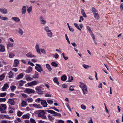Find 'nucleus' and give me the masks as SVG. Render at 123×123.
<instances>
[{
  "label": "nucleus",
  "instance_id": "obj_31",
  "mask_svg": "<svg viewBox=\"0 0 123 123\" xmlns=\"http://www.w3.org/2000/svg\"><path fill=\"white\" fill-rule=\"evenodd\" d=\"M51 65L55 67H57L58 65L55 62H52L51 63Z\"/></svg>",
  "mask_w": 123,
  "mask_h": 123
},
{
  "label": "nucleus",
  "instance_id": "obj_1",
  "mask_svg": "<svg viewBox=\"0 0 123 123\" xmlns=\"http://www.w3.org/2000/svg\"><path fill=\"white\" fill-rule=\"evenodd\" d=\"M45 110H39L37 112L38 116L39 117H40L42 119H46V116L45 115L46 113V111H45Z\"/></svg>",
  "mask_w": 123,
  "mask_h": 123
},
{
  "label": "nucleus",
  "instance_id": "obj_38",
  "mask_svg": "<svg viewBox=\"0 0 123 123\" xmlns=\"http://www.w3.org/2000/svg\"><path fill=\"white\" fill-rule=\"evenodd\" d=\"M8 77L9 78H12L13 75V74L12 73V71H10L8 73Z\"/></svg>",
  "mask_w": 123,
  "mask_h": 123
},
{
  "label": "nucleus",
  "instance_id": "obj_2",
  "mask_svg": "<svg viewBox=\"0 0 123 123\" xmlns=\"http://www.w3.org/2000/svg\"><path fill=\"white\" fill-rule=\"evenodd\" d=\"M80 87L82 89L83 93L86 94L88 92L87 89L86 85L84 84L83 83L80 82Z\"/></svg>",
  "mask_w": 123,
  "mask_h": 123
},
{
  "label": "nucleus",
  "instance_id": "obj_21",
  "mask_svg": "<svg viewBox=\"0 0 123 123\" xmlns=\"http://www.w3.org/2000/svg\"><path fill=\"white\" fill-rule=\"evenodd\" d=\"M32 70V68L30 66L25 71V72L26 73H29L31 72Z\"/></svg>",
  "mask_w": 123,
  "mask_h": 123
},
{
  "label": "nucleus",
  "instance_id": "obj_37",
  "mask_svg": "<svg viewBox=\"0 0 123 123\" xmlns=\"http://www.w3.org/2000/svg\"><path fill=\"white\" fill-rule=\"evenodd\" d=\"M49 29V28L48 26H46L44 27V30L47 32L50 31Z\"/></svg>",
  "mask_w": 123,
  "mask_h": 123
},
{
  "label": "nucleus",
  "instance_id": "obj_50",
  "mask_svg": "<svg viewBox=\"0 0 123 123\" xmlns=\"http://www.w3.org/2000/svg\"><path fill=\"white\" fill-rule=\"evenodd\" d=\"M36 65L37 66V67L39 68L41 70V71L42 72L43 71V70H42V68L41 67V66L40 65L38 64H36Z\"/></svg>",
  "mask_w": 123,
  "mask_h": 123
},
{
  "label": "nucleus",
  "instance_id": "obj_15",
  "mask_svg": "<svg viewBox=\"0 0 123 123\" xmlns=\"http://www.w3.org/2000/svg\"><path fill=\"white\" fill-rule=\"evenodd\" d=\"M26 56L28 57H35L36 56L34 55H32V53L30 52H29L26 54Z\"/></svg>",
  "mask_w": 123,
  "mask_h": 123
},
{
  "label": "nucleus",
  "instance_id": "obj_57",
  "mask_svg": "<svg viewBox=\"0 0 123 123\" xmlns=\"http://www.w3.org/2000/svg\"><path fill=\"white\" fill-rule=\"evenodd\" d=\"M81 108L83 110H85L86 108V106L84 105H81Z\"/></svg>",
  "mask_w": 123,
  "mask_h": 123
},
{
  "label": "nucleus",
  "instance_id": "obj_52",
  "mask_svg": "<svg viewBox=\"0 0 123 123\" xmlns=\"http://www.w3.org/2000/svg\"><path fill=\"white\" fill-rule=\"evenodd\" d=\"M30 121L31 123H36L35 120L32 118H30Z\"/></svg>",
  "mask_w": 123,
  "mask_h": 123
},
{
  "label": "nucleus",
  "instance_id": "obj_8",
  "mask_svg": "<svg viewBox=\"0 0 123 123\" xmlns=\"http://www.w3.org/2000/svg\"><path fill=\"white\" fill-rule=\"evenodd\" d=\"M41 103L43 107H46L48 105L45 100H42L41 102Z\"/></svg>",
  "mask_w": 123,
  "mask_h": 123
},
{
  "label": "nucleus",
  "instance_id": "obj_20",
  "mask_svg": "<svg viewBox=\"0 0 123 123\" xmlns=\"http://www.w3.org/2000/svg\"><path fill=\"white\" fill-rule=\"evenodd\" d=\"M23 76L24 75L23 73H20L19 74L18 76L16 78V79L17 80H18L21 78L23 77Z\"/></svg>",
  "mask_w": 123,
  "mask_h": 123
},
{
  "label": "nucleus",
  "instance_id": "obj_36",
  "mask_svg": "<svg viewBox=\"0 0 123 123\" xmlns=\"http://www.w3.org/2000/svg\"><path fill=\"white\" fill-rule=\"evenodd\" d=\"M25 81L23 80H21L20 82L19 83V85L20 86H23L24 83H25Z\"/></svg>",
  "mask_w": 123,
  "mask_h": 123
},
{
  "label": "nucleus",
  "instance_id": "obj_16",
  "mask_svg": "<svg viewBox=\"0 0 123 123\" xmlns=\"http://www.w3.org/2000/svg\"><path fill=\"white\" fill-rule=\"evenodd\" d=\"M22 12V14H25L26 11V7L25 6H23L21 9Z\"/></svg>",
  "mask_w": 123,
  "mask_h": 123
},
{
  "label": "nucleus",
  "instance_id": "obj_44",
  "mask_svg": "<svg viewBox=\"0 0 123 123\" xmlns=\"http://www.w3.org/2000/svg\"><path fill=\"white\" fill-rule=\"evenodd\" d=\"M16 88L15 86H12L10 87L11 90L12 92H14L15 89H16Z\"/></svg>",
  "mask_w": 123,
  "mask_h": 123
},
{
  "label": "nucleus",
  "instance_id": "obj_26",
  "mask_svg": "<svg viewBox=\"0 0 123 123\" xmlns=\"http://www.w3.org/2000/svg\"><path fill=\"white\" fill-rule=\"evenodd\" d=\"M46 68L48 69L49 71L50 72L52 70V68H51L50 65L48 64H46Z\"/></svg>",
  "mask_w": 123,
  "mask_h": 123
},
{
  "label": "nucleus",
  "instance_id": "obj_7",
  "mask_svg": "<svg viewBox=\"0 0 123 123\" xmlns=\"http://www.w3.org/2000/svg\"><path fill=\"white\" fill-rule=\"evenodd\" d=\"M74 25L75 26V27L78 30H80V31H81V29L83 27V25L82 24H80L79 26L80 28L78 25V24L76 23H74Z\"/></svg>",
  "mask_w": 123,
  "mask_h": 123
},
{
  "label": "nucleus",
  "instance_id": "obj_42",
  "mask_svg": "<svg viewBox=\"0 0 123 123\" xmlns=\"http://www.w3.org/2000/svg\"><path fill=\"white\" fill-rule=\"evenodd\" d=\"M48 117L50 121H52L54 119V117L50 116V114H49L48 115Z\"/></svg>",
  "mask_w": 123,
  "mask_h": 123
},
{
  "label": "nucleus",
  "instance_id": "obj_40",
  "mask_svg": "<svg viewBox=\"0 0 123 123\" xmlns=\"http://www.w3.org/2000/svg\"><path fill=\"white\" fill-rule=\"evenodd\" d=\"M14 109L11 107H10L9 108V111L10 113H13V110H14Z\"/></svg>",
  "mask_w": 123,
  "mask_h": 123
},
{
  "label": "nucleus",
  "instance_id": "obj_59",
  "mask_svg": "<svg viewBox=\"0 0 123 123\" xmlns=\"http://www.w3.org/2000/svg\"><path fill=\"white\" fill-rule=\"evenodd\" d=\"M41 52L43 54H45L46 53L45 50L44 49H40Z\"/></svg>",
  "mask_w": 123,
  "mask_h": 123
},
{
  "label": "nucleus",
  "instance_id": "obj_28",
  "mask_svg": "<svg viewBox=\"0 0 123 123\" xmlns=\"http://www.w3.org/2000/svg\"><path fill=\"white\" fill-rule=\"evenodd\" d=\"M22 118L23 119H29L30 118V117L28 115L26 114L23 115Z\"/></svg>",
  "mask_w": 123,
  "mask_h": 123
},
{
  "label": "nucleus",
  "instance_id": "obj_47",
  "mask_svg": "<svg viewBox=\"0 0 123 123\" xmlns=\"http://www.w3.org/2000/svg\"><path fill=\"white\" fill-rule=\"evenodd\" d=\"M35 68L38 72H40V73L41 72V70L37 66H35Z\"/></svg>",
  "mask_w": 123,
  "mask_h": 123
},
{
  "label": "nucleus",
  "instance_id": "obj_30",
  "mask_svg": "<svg viewBox=\"0 0 123 123\" xmlns=\"http://www.w3.org/2000/svg\"><path fill=\"white\" fill-rule=\"evenodd\" d=\"M92 11L93 14L97 13L98 11L94 7H92Z\"/></svg>",
  "mask_w": 123,
  "mask_h": 123
},
{
  "label": "nucleus",
  "instance_id": "obj_27",
  "mask_svg": "<svg viewBox=\"0 0 123 123\" xmlns=\"http://www.w3.org/2000/svg\"><path fill=\"white\" fill-rule=\"evenodd\" d=\"M21 104L22 107H24L25 106L27 105V103L25 101L23 100L21 103Z\"/></svg>",
  "mask_w": 123,
  "mask_h": 123
},
{
  "label": "nucleus",
  "instance_id": "obj_19",
  "mask_svg": "<svg viewBox=\"0 0 123 123\" xmlns=\"http://www.w3.org/2000/svg\"><path fill=\"white\" fill-rule=\"evenodd\" d=\"M80 11L82 15L85 18H86L87 17V16L84 9L81 8L80 9Z\"/></svg>",
  "mask_w": 123,
  "mask_h": 123
},
{
  "label": "nucleus",
  "instance_id": "obj_10",
  "mask_svg": "<svg viewBox=\"0 0 123 123\" xmlns=\"http://www.w3.org/2000/svg\"><path fill=\"white\" fill-rule=\"evenodd\" d=\"M7 102L12 105H13L15 104V102L13 99L10 98L9 99Z\"/></svg>",
  "mask_w": 123,
  "mask_h": 123
},
{
  "label": "nucleus",
  "instance_id": "obj_4",
  "mask_svg": "<svg viewBox=\"0 0 123 123\" xmlns=\"http://www.w3.org/2000/svg\"><path fill=\"white\" fill-rule=\"evenodd\" d=\"M25 92L27 94H30L31 93H34L35 92L34 90L30 88H26L25 89Z\"/></svg>",
  "mask_w": 123,
  "mask_h": 123
},
{
  "label": "nucleus",
  "instance_id": "obj_14",
  "mask_svg": "<svg viewBox=\"0 0 123 123\" xmlns=\"http://www.w3.org/2000/svg\"><path fill=\"white\" fill-rule=\"evenodd\" d=\"M5 51V47L4 45L2 44H0V51L3 52H4Z\"/></svg>",
  "mask_w": 123,
  "mask_h": 123
},
{
  "label": "nucleus",
  "instance_id": "obj_56",
  "mask_svg": "<svg viewBox=\"0 0 123 123\" xmlns=\"http://www.w3.org/2000/svg\"><path fill=\"white\" fill-rule=\"evenodd\" d=\"M33 78H38L39 77V74H34L33 76Z\"/></svg>",
  "mask_w": 123,
  "mask_h": 123
},
{
  "label": "nucleus",
  "instance_id": "obj_55",
  "mask_svg": "<svg viewBox=\"0 0 123 123\" xmlns=\"http://www.w3.org/2000/svg\"><path fill=\"white\" fill-rule=\"evenodd\" d=\"M6 98H0V102H5L6 101Z\"/></svg>",
  "mask_w": 123,
  "mask_h": 123
},
{
  "label": "nucleus",
  "instance_id": "obj_60",
  "mask_svg": "<svg viewBox=\"0 0 123 123\" xmlns=\"http://www.w3.org/2000/svg\"><path fill=\"white\" fill-rule=\"evenodd\" d=\"M42 100H41V99L39 98H37V99H36L35 100V102H36L39 103L40 101H41Z\"/></svg>",
  "mask_w": 123,
  "mask_h": 123
},
{
  "label": "nucleus",
  "instance_id": "obj_39",
  "mask_svg": "<svg viewBox=\"0 0 123 123\" xmlns=\"http://www.w3.org/2000/svg\"><path fill=\"white\" fill-rule=\"evenodd\" d=\"M0 19L2 20H7L8 19V18L6 17H2L1 16H0Z\"/></svg>",
  "mask_w": 123,
  "mask_h": 123
},
{
  "label": "nucleus",
  "instance_id": "obj_24",
  "mask_svg": "<svg viewBox=\"0 0 123 123\" xmlns=\"http://www.w3.org/2000/svg\"><path fill=\"white\" fill-rule=\"evenodd\" d=\"M53 81L54 82L56 83L58 85L59 84V83L58 81V79L56 77H55L53 80Z\"/></svg>",
  "mask_w": 123,
  "mask_h": 123
},
{
  "label": "nucleus",
  "instance_id": "obj_46",
  "mask_svg": "<svg viewBox=\"0 0 123 123\" xmlns=\"http://www.w3.org/2000/svg\"><path fill=\"white\" fill-rule=\"evenodd\" d=\"M23 113L20 111H18L17 112V116L18 117H20L22 115Z\"/></svg>",
  "mask_w": 123,
  "mask_h": 123
},
{
  "label": "nucleus",
  "instance_id": "obj_25",
  "mask_svg": "<svg viewBox=\"0 0 123 123\" xmlns=\"http://www.w3.org/2000/svg\"><path fill=\"white\" fill-rule=\"evenodd\" d=\"M38 105H37L36 104H33V106L35 108L41 109L42 108V107L39 105V104H38Z\"/></svg>",
  "mask_w": 123,
  "mask_h": 123
},
{
  "label": "nucleus",
  "instance_id": "obj_33",
  "mask_svg": "<svg viewBox=\"0 0 123 123\" xmlns=\"http://www.w3.org/2000/svg\"><path fill=\"white\" fill-rule=\"evenodd\" d=\"M93 14L94 15V17L96 19H98L99 16L98 13V12L95 13H94V14Z\"/></svg>",
  "mask_w": 123,
  "mask_h": 123
},
{
  "label": "nucleus",
  "instance_id": "obj_54",
  "mask_svg": "<svg viewBox=\"0 0 123 123\" xmlns=\"http://www.w3.org/2000/svg\"><path fill=\"white\" fill-rule=\"evenodd\" d=\"M6 95V93H3L0 94V96L1 97H3L5 96Z\"/></svg>",
  "mask_w": 123,
  "mask_h": 123
},
{
  "label": "nucleus",
  "instance_id": "obj_45",
  "mask_svg": "<svg viewBox=\"0 0 123 123\" xmlns=\"http://www.w3.org/2000/svg\"><path fill=\"white\" fill-rule=\"evenodd\" d=\"M73 80V78L72 76L71 77L69 76L68 82H71Z\"/></svg>",
  "mask_w": 123,
  "mask_h": 123
},
{
  "label": "nucleus",
  "instance_id": "obj_53",
  "mask_svg": "<svg viewBox=\"0 0 123 123\" xmlns=\"http://www.w3.org/2000/svg\"><path fill=\"white\" fill-rule=\"evenodd\" d=\"M83 67L85 69H87L89 67V66L88 65H87L86 64H83L82 65Z\"/></svg>",
  "mask_w": 123,
  "mask_h": 123
},
{
  "label": "nucleus",
  "instance_id": "obj_13",
  "mask_svg": "<svg viewBox=\"0 0 123 123\" xmlns=\"http://www.w3.org/2000/svg\"><path fill=\"white\" fill-rule=\"evenodd\" d=\"M0 12L4 14H6L7 13V10L5 8H0Z\"/></svg>",
  "mask_w": 123,
  "mask_h": 123
},
{
  "label": "nucleus",
  "instance_id": "obj_3",
  "mask_svg": "<svg viewBox=\"0 0 123 123\" xmlns=\"http://www.w3.org/2000/svg\"><path fill=\"white\" fill-rule=\"evenodd\" d=\"M6 108V104H1L0 105V111L1 113H6V111H5Z\"/></svg>",
  "mask_w": 123,
  "mask_h": 123
},
{
  "label": "nucleus",
  "instance_id": "obj_58",
  "mask_svg": "<svg viewBox=\"0 0 123 123\" xmlns=\"http://www.w3.org/2000/svg\"><path fill=\"white\" fill-rule=\"evenodd\" d=\"M47 101L49 104H52L53 103V101L50 100H47Z\"/></svg>",
  "mask_w": 123,
  "mask_h": 123
},
{
  "label": "nucleus",
  "instance_id": "obj_61",
  "mask_svg": "<svg viewBox=\"0 0 123 123\" xmlns=\"http://www.w3.org/2000/svg\"><path fill=\"white\" fill-rule=\"evenodd\" d=\"M68 86L66 84H63L62 85V87L63 88H66Z\"/></svg>",
  "mask_w": 123,
  "mask_h": 123
},
{
  "label": "nucleus",
  "instance_id": "obj_48",
  "mask_svg": "<svg viewBox=\"0 0 123 123\" xmlns=\"http://www.w3.org/2000/svg\"><path fill=\"white\" fill-rule=\"evenodd\" d=\"M32 9V7L31 6H30L29 8L27 9V10L29 13L31 11Z\"/></svg>",
  "mask_w": 123,
  "mask_h": 123
},
{
  "label": "nucleus",
  "instance_id": "obj_35",
  "mask_svg": "<svg viewBox=\"0 0 123 123\" xmlns=\"http://www.w3.org/2000/svg\"><path fill=\"white\" fill-rule=\"evenodd\" d=\"M25 100L29 102H32L33 101V99L31 98H28L25 99Z\"/></svg>",
  "mask_w": 123,
  "mask_h": 123
},
{
  "label": "nucleus",
  "instance_id": "obj_5",
  "mask_svg": "<svg viewBox=\"0 0 123 123\" xmlns=\"http://www.w3.org/2000/svg\"><path fill=\"white\" fill-rule=\"evenodd\" d=\"M41 87L40 86H38L36 87L35 89L37 92L38 94H43V92L41 89Z\"/></svg>",
  "mask_w": 123,
  "mask_h": 123
},
{
  "label": "nucleus",
  "instance_id": "obj_62",
  "mask_svg": "<svg viewBox=\"0 0 123 123\" xmlns=\"http://www.w3.org/2000/svg\"><path fill=\"white\" fill-rule=\"evenodd\" d=\"M66 106H67V107H68V109H69V110L71 111V108H70L69 105L68 104H66Z\"/></svg>",
  "mask_w": 123,
  "mask_h": 123
},
{
  "label": "nucleus",
  "instance_id": "obj_11",
  "mask_svg": "<svg viewBox=\"0 0 123 123\" xmlns=\"http://www.w3.org/2000/svg\"><path fill=\"white\" fill-rule=\"evenodd\" d=\"M40 20L41 24L43 25L45 24L46 21L45 20L43 19V17L42 16L40 17Z\"/></svg>",
  "mask_w": 123,
  "mask_h": 123
},
{
  "label": "nucleus",
  "instance_id": "obj_64",
  "mask_svg": "<svg viewBox=\"0 0 123 123\" xmlns=\"http://www.w3.org/2000/svg\"><path fill=\"white\" fill-rule=\"evenodd\" d=\"M58 123H64V122L63 120H60L58 121Z\"/></svg>",
  "mask_w": 123,
  "mask_h": 123
},
{
  "label": "nucleus",
  "instance_id": "obj_29",
  "mask_svg": "<svg viewBox=\"0 0 123 123\" xmlns=\"http://www.w3.org/2000/svg\"><path fill=\"white\" fill-rule=\"evenodd\" d=\"M67 78V76L65 75H63L62 76L61 79L62 80L65 81L66 80Z\"/></svg>",
  "mask_w": 123,
  "mask_h": 123
},
{
  "label": "nucleus",
  "instance_id": "obj_49",
  "mask_svg": "<svg viewBox=\"0 0 123 123\" xmlns=\"http://www.w3.org/2000/svg\"><path fill=\"white\" fill-rule=\"evenodd\" d=\"M45 111H46V112H48L49 113H50L51 114H52L53 112V111L52 110H45Z\"/></svg>",
  "mask_w": 123,
  "mask_h": 123
},
{
  "label": "nucleus",
  "instance_id": "obj_63",
  "mask_svg": "<svg viewBox=\"0 0 123 123\" xmlns=\"http://www.w3.org/2000/svg\"><path fill=\"white\" fill-rule=\"evenodd\" d=\"M120 9L122 11L123 9V3H122L120 6Z\"/></svg>",
  "mask_w": 123,
  "mask_h": 123
},
{
  "label": "nucleus",
  "instance_id": "obj_43",
  "mask_svg": "<svg viewBox=\"0 0 123 123\" xmlns=\"http://www.w3.org/2000/svg\"><path fill=\"white\" fill-rule=\"evenodd\" d=\"M14 56V55L12 53H10L9 55V57L11 58L13 57Z\"/></svg>",
  "mask_w": 123,
  "mask_h": 123
},
{
  "label": "nucleus",
  "instance_id": "obj_41",
  "mask_svg": "<svg viewBox=\"0 0 123 123\" xmlns=\"http://www.w3.org/2000/svg\"><path fill=\"white\" fill-rule=\"evenodd\" d=\"M0 123H11L10 121H8V122L6 120H2L1 121Z\"/></svg>",
  "mask_w": 123,
  "mask_h": 123
},
{
  "label": "nucleus",
  "instance_id": "obj_18",
  "mask_svg": "<svg viewBox=\"0 0 123 123\" xmlns=\"http://www.w3.org/2000/svg\"><path fill=\"white\" fill-rule=\"evenodd\" d=\"M12 19L17 22H19L20 21V20L19 18H18L16 17H12Z\"/></svg>",
  "mask_w": 123,
  "mask_h": 123
},
{
  "label": "nucleus",
  "instance_id": "obj_23",
  "mask_svg": "<svg viewBox=\"0 0 123 123\" xmlns=\"http://www.w3.org/2000/svg\"><path fill=\"white\" fill-rule=\"evenodd\" d=\"M26 79L27 81H30L33 80V78L30 77L29 75L26 76Z\"/></svg>",
  "mask_w": 123,
  "mask_h": 123
},
{
  "label": "nucleus",
  "instance_id": "obj_17",
  "mask_svg": "<svg viewBox=\"0 0 123 123\" xmlns=\"http://www.w3.org/2000/svg\"><path fill=\"white\" fill-rule=\"evenodd\" d=\"M13 46V44L10 42H9L7 45V49H9L10 47L12 48Z\"/></svg>",
  "mask_w": 123,
  "mask_h": 123
},
{
  "label": "nucleus",
  "instance_id": "obj_12",
  "mask_svg": "<svg viewBox=\"0 0 123 123\" xmlns=\"http://www.w3.org/2000/svg\"><path fill=\"white\" fill-rule=\"evenodd\" d=\"M19 63V62L18 60L15 59L14 61V63L13 66L14 67H16L18 65Z\"/></svg>",
  "mask_w": 123,
  "mask_h": 123
},
{
  "label": "nucleus",
  "instance_id": "obj_9",
  "mask_svg": "<svg viewBox=\"0 0 123 123\" xmlns=\"http://www.w3.org/2000/svg\"><path fill=\"white\" fill-rule=\"evenodd\" d=\"M9 85L8 84L6 83L4 84L3 87L2 88V91H5L7 89V88L9 87Z\"/></svg>",
  "mask_w": 123,
  "mask_h": 123
},
{
  "label": "nucleus",
  "instance_id": "obj_32",
  "mask_svg": "<svg viewBox=\"0 0 123 123\" xmlns=\"http://www.w3.org/2000/svg\"><path fill=\"white\" fill-rule=\"evenodd\" d=\"M18 29L19 31H18V32L20 35H22L23 34V31L20 28H19Z\"/></svg>",
  "mask_w": 123,
  "mask_h": 123
},
{
  "label": "nucleus",
  "instance_id": "obj_6",
  "mask_svg": "<svg viewBox=\"0 0 123 123\" xmlns=\"http://www.w3.org/2000/svg\"><path fill=\"white\" fill-rule=\"evenodd\" d=\"M35 48L37 53L41 55V54L40 52L39 46V44L37 43H36V44Z\"/></svg>",
  "mask_w": 123,
  "mask_h": 123
},
{
  "label": "nucleus",
  "instance_id": "obj_51",
  "mask_svg": "<svg viewBox=\"0 0 123 123\" xmlns=\"http://www.w3.org/2000/svg\"><path fill=\"white\" fill-rule=\"evenodd\" d=\"M32 85H35L38 83L37 82L36 80L33 81L31 82Z\"/></svg>",
  "mask_w": 123,
  "mask_h": 123
},
{
  "label": "nucleus",
  "instance_id": "obj_22",
  "mask_svg": "<svg viewBox=\"0 0 123 123\" xmlns=\"http://www.w3.org/2000/svg\"><path fill=\"white\" fill-rule=\"evenodd\" d=\"M47 34L48 36L50 38L52 37L53 36V34L51 30L49 31V32H47Z\"/></svg>",
  "mask_w": 123,
  "mask_h": 123
},
{
  "label": "nucleus",
  "instance_id": "obj_34",
  "mask_svg": "<svg viewBox=\"0 0 123 123\" xmlns=\"http://www.w3.org/2000/svg\"><path fill=\"white\" fill-rule=\"evenodd\" d=\"M5 77V74H2L0 75V80H3Z\"/></svg>",
  "mask_w": 123,
  "mask_h": 123
}]
</instances>
